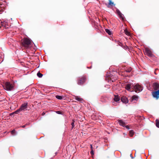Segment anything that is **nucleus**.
I'll return each instance as SVG.
<instances>
[{
	"label": "nucleus",
	"instance_id": "f257e3e1",
	"mask_svg": "<svg viewBox=\"0 0 159 159\" xmlns=\"http://www.w3.org/2000/svg\"><path fill=\"white\" fill-rule=\"evenodd\" d=\"M23 46L27 48H29L31 47L32 43L31 41L27 38H25L22 42Z\"/></svg>",
	"mask_w": 159,
	"mask_h": 159
},
{
	"label": "nucleus",
	"instance_id": "f03ea898",
	"mask_svg": "<svg viewBox=\"0 0 159 159\" xmlns=\"http://www.w3.org/2000/svg\"><path fill=\"white\" fill-rule=\"evenodd\" d=\"M3 87L4 89L7 91H10L14 89L13 84L9 82H7L5 83Z\"/></svg>",
	"mask_w": 159,
	"mask_h": 159
},
{
	"label": "nucleus",
	"instance_id": "7ed1b4c3",
	"mask_svg": "<svg viewBox=\"0 0 159 159\" xmlns=\"http://www.w3.org/2000/svg\"><path fill=\"white\" fill-rule=\"evenodd\" d=\"M136 92L139 93L143 89V88L139 84H134L133 85V88Z\"/></svg>",
	"mask_w": 159,
	"mask_h": 159
},
{
	"label": "nucleus",
	"instance_id": "20e7f679",
	"mask_svg": "<svg viewBox=\"0 0 159 159\" xmlns=\"http://www.w3.org/2000/svg\"><path fill=\"white\" fill-rule=\"evenodd\" d=\"M28 107V103L25 102L22 104L20 108L21 111H25L27 109Z\"/></svg>",
	"mask_w": 159,
	"mask_h": 159
},
{
	"label": "nucleus",
	"instance_id": "39448f33",
	"mask_svg": "<svg viewBox=\"0 0 159 159\" xmlns=\"http://www.w3.org/2000/svg\"><path fill=\"white\" fill-rule=\"evenodd\" d=\"M145 52L149 57H152L153 56V54L152 53V51L148 48H145Z\"/></svg>",
	"mask_w": 159,
	"mask_h": 159
},
{
	"label": "nucleus",
	"instance_id": "423d86ee",
	"mask_svg": "<svg viewBox=\"0 0 159 159\" xmlns=\"http://www.w3.org/2000/svg\"><path fill=\"white\" fill-rule=\"evenodd\" d=\"M156 91L152 93V95L154 98H156L157 99H158L159 98V89Z\"/></svg>",
	"mask_w": 159,
	"mask_h": 159
},
{
	"label": "nucleus",
	"instance_id": "0eeeda50",
	"mask_svg": "<svg viewBox=\"0 0 159 159\" xmlns=\"http://www.w3.org/2000/svg\"><path fill=\"white\" fill-rule=\"evenodd\" d=\"M133 85H133L132 84H126L125 88L126 90L129 91H130V92H133V90L131 91L130 90L131 88H132V87H133Z\"/></svg>",
	"mask_w": 159,
	"mask_h": 159
},
{
	"label": "nucleus",
	"instance_id": "6e6552de",
	"mask_svg": "<svg viewBox=\"0 0 159 159\" xmlns=\"http://www.w3.org/2000/svg\"><path fill=\"white\" fill-rule=\"evenodd\" d=\"M85 77L84 76H83L82 77L80 78L79 80L78 84L79 85H82V84L85 81Z\"/></svg>",
	"mask_w": 159,
	"mask_h": 159
},
{
	"label": "nucleus",
	"instance_id": "1a4fd4ad",
	"mask_svg": "<svg viewBox=\"0 0 159 159\" xmlns=\"http://www.w3.org/2000/svg\"><path fill=\"white\" fill-rule=\"evenodd\" d=\"M153 87L155 90L159 89V84L157 83H154L153 84Z\"/></svg>",
	"mask_w": 159,
	"mask_h": 159
},
{
	"label": "nucleus",
	"instance_id": "9d476101",
	"mask_svg": "<svg viewBox=\"0 0 159 159\" xmlns=\"http://www.w3.org/2000/svg\"><path fill=\"white\" fill-rule=\"evenodd\" d=\"M121 101L125 103H127L128 102V101L126 97H123L121 98Z\"/></svg>",
	"mask_w": 159,
	"mask_h": 159
},
{
	"label": "nucleus",
	"instance_id": "9b49d317",
	"mask_svg": "<svg viewBox=\"0 0 159 159\" xmlns=\"http://www.w3.org/2000/svg\"><path fill=\"white\" fill-rule=\"evenodd\" d=\"M75 99L76 100H77L80 102H83L84 101V100L82 98H80V97H79L78 96H75Z\"/></svg>",
	"mask_w": 159,
	"mask_h": 159
},
{
	"label": "nucleus",
	"instance_id": "f8f14e48",
	"mask_svg": "<svg viewBox=\"0 0 159 159\" xmlns=\"http://www.w3.org/2000/svg\"><path fill=\"white\" fill-rule=\"evenodd\" d=\"M117 14H118V15L121 18L122 20H123L124 18L123 16V15L120 12V11L118 10H117Z\"/></svg>",
	"mask_w": 159,
	"mask_h": 159
},
{
	"label": "nucleus",
	"instance_id": "ddd939ff",
	"mask_svg": "<svg viewBox=\"0 0 159 159\" xmlns=\"http://www.w3.org/2000/svg\"><path fill=\"white\" fill-rule=\"evenodd\" d=\"M120 98L118 95H115L114 100L115 102H117L120 100Z\"/></svg>",
	"mask_w": 159,
	"mask_h": 159
},
{
	"label": "nucleus",
	"instance_id": "4468645a",
	"mask_svg": "<svg viewBox=\"0 0 159 159\" xmlns=\"http://www.w3.org/2000/svg\"><path fill=\"white\" fill-rule=\"evenodd\" d=\"M138 99V97L135 95H133L131 98V101L135 100L137 101Z\"/></svg>",
	"mask_w": 159,
	"mask_h": 159
},
{
	"label": "nucleus",
	"instance_id": "2eb2a0df",
	"mask_svg": "<svg viewBox=\"0 0 159 159\" xmlns=\"http://www.w3.org/2000/svg\"><path fill=\"white\" fill-rule=\"evenodd\" d=\"M119 122L120 125H121V126L125 127V123L124 121H122V120H119Z\"/></svg>",
	"mask_w": 159,
	"mask_h": 159
},
{
	"label": "nucleus",
	"instance_id": "dca6fc26",
	"mask_svg": "<svg viewBox=\"0 0 159 159\" xmlns=\"http://www.w3.org/2000/svg\"><path fill=\"white\" fill-rule=\"evenodd\" d=\"M21 110H20V108L19 109H18L16 111H15V112L12 113L11 114H17L18 113H20V111H21Z\"/></svg>",
	"mask_w": 159,
	"mask_h": 159
},
{
	"label": "nucleus",
	"instance_id": "f3484780",
	"mask_svg": "<svg viewBox=\"0 0 159 159\" xmlns=\"http://www.w3.org/2000/svg\"><path fill=\"white\" fill-rule=\"evenodd\" d=\"M109 3L108 4V7H109V6H113L114 5V3L112 2L111 0H109Z\"/></svg>",
	"mask_w": 159,
	"mask_h": 159
},
{
	"label": "nucleus",
	"instance_id": "a211bd4d",
	"mask_svg": "<svg viewBox=\"0 0 159 159\" xmlns=\"http://www.w3.org/2000/svg\"><path fill=\"white\" fill-rule=\"evenodd\" d=\"M106 32L109 35H111L112 34V32L110 30L106 29L105 30Z\"/></svg>",
	"mask_w": 159,
	"mask_h": 159
},
{
	"label": "nucleus",
	"instance_id": "6ab92c4d",
	"mask_svg": "<svg viewBox=\"0 0 159 159\" xmlns=\"http://www.w3.org/2000/svg\"><path fill=\"white\" fill-rule=\"evenodd\" d=\"M134 132L133 130H130L129 131V135L131 137H132L134 134Z\"/></svg>",
	"mask_w": 159,
	"mask_h": 159
},
{
	"label": "nucleus",
	"instance_id": "aec40b11",
	"mask_svg": "<svg viewBox=\"0 0 159 159\" xmlns=\"http://www.w3.org/2000/svg\"><path fill=\"white\" fill-rule=\"evenodd\" d=\"M156 126L158 128H159V120L157 119L156 120Z\"/></svg>",
	"mask_w": 159,
	"mask_h": 159
},
{
	"label": "nucleus",
	"instance_id": "412c9836",
	"mask_svg": "<svg viewBox=\"0 0 159 159\" xmlns=\"http://www.w3.org/2000/svg\"><path fill=\"white\" fill-rule=\"evenodd\" d=\"M125 33L127 35H130V33L127 30H124Z\"/></svg>",
	"mask_w": 159,
	"mask_h": 159
},
{
	"label": "nucleus",
	"instance_id": "4be33fe9",
	"mask_svg": "<svg viewBox=\"0 0 159 159\" xmlns=\"http://www.w3.org/2000/svg\"><path fill=\"white\" fill-rule=\"evenodd\" d=\"M37 75L38 77L39 78H41L42 77L43 75L40 72H38L37 74Z\"/></svg>",
	"mask_w": 159,
	"mask_h": 159
},
{
	"label": "nucleus",
	"instance_id": "5701e85b",
	"mask_svg": "<svg viewBox=\"0 0 159 159\" xmlns=\"http://www.w3.org/2000/svg\"><path fill=\"white\" fill-rule=\"evenodd\" d=\"M56 98L58 99L61 100L62 99V97L61 96H59V95H57L56 96Z\"/></svg>",
	"mask_w": 159,
	"mask_h": 159
},
{
	"label": "nucleus",
	"instance_id": "b1692460",
	"mask_svg": "<svg viewBox=\"0 0 159 159\" xmlns=\"http://www.w3.org/2000/svg\"><path fill=\"white\" fill-rule=\"evenodd\" d=\"M131 70H132V68H131L130 67L129 69L126 70V71L127 72H129L131 71Z\"/></svg>",
	"mask_w": 159,
	"mask_h": 159
},
{
	"label": "nucleus",
	"instance_id": "393cba45",
	"mask_svg": "<svg viewBox=\"0 0 159 159\" xmlns=\"http://www.w3.org/2000/svg\"><path fill=\"white\" fill-rule=\"evenodd\" d=\"M71 125H72V129H73L75 126L74 121H73L72 122Z\"/></svg>",
	"mask_w": 159,
	"mask_h": 159
},
{
	"label": "nucleus",
	"instance_id": "a878e982",
	"mask_svg": "<svg viewBox=\"0 0 159 159\" xmlns=\"http://www.w3.org/2000/svg\"><path fill=\"white\" fill-rule=\"evenodd\" d=\"M15 130L14 129H13L11 131V134L14 135L15 134Z\"/></svg>",
	"mask_w": 159,
	"mask_h": 159
},
{
	"label": "nucleus",
	"instance_id": "bb28decb",
	"mask_svg": "<svg viewBox=\"0 0 159 159\" xmlns=\"http://www.w3.org/2000/svg\"><path fill=\"white\" fill-rule=\"evenodd\" d=\"M90 153L91 155H93L94 154L93 150H91Z\"/></svg>",
	"mask_w": 159,
	"mask_h": 159
},
{
	"label": "nucleus",
	"instance_id": "cd10ccee",
	"mask_svg": "<svg viewBox=\"0 0 159 159\" xmlns=\"http://www.w3.org/2000/svg\"><path fill=\"white\" fill-rule=\"evenodd\" d=\"M125 128H126L127 129H129V126H128V125H127V126H125Z\"/></svg>",
	"mask_w": 159,
	"mask_h": 159
},
{
	"label": "nucleus",
	"instance_id": "c85d7f7f",
	"mask_svg": "<svg viewBox=\"0 0 159 159\" xmlns=\"http://www.w3.org/2000/svg\"><path fill=\"white\" fill-rule=\"evenodd\" d=\"M56 113L58 114H60L61 112L59 111H56Z\"/></svg>",
	"mask_w": 159,
	"mask_h": 159
},
{
	"label": "nucleus",
	"instance_id": "c756f323",
	"mask_svg": "<svg viewBox=\"0 0 159 159\" xmlns=\"http://www.w3.org/2000/svg\"><path fill=\"white\" fill-rule=\"evenodd\" d=\"M90 148H91V150H93V147H92V144H91L90 145Z\"/></svg>",
	"mask_w": 159,
	"mask_h": 159
},
{
	"label": "nucleus",
	"instance_id": "7c9ffc66",
	"mask_svg": "<svg viewBox=\"0 0 159 159\" xmlns=\"http://www.w3.org/2000/svg\"><path fill=\"white\" fill-rule=\"evenodd\" d=\"M115 103H113V105H116V104H115Z\"/></svg>",
	"mask_w": 159,
	"mask_h": 159
},
{
	"label": "nucleus",
	"instance_id": "2f4dec72",
	"mask_svg": "<svg viewBox=\"0 0 159 159\" xmlns=\"http://www.w3.org/2000/svg\"><path fill=\"white\" fill-rule=\"evenodd\" d=\"M25 125H23V126H22V127H23V128H24V127H25Z\"/></svg>",
	"mask_w": 159,
	"mask_h": 159
},
{
	"label": "nucleus",
	"instance_id": "473e14b6",
	"mask_svg": "<svg viewBox=\"0 0 159 159\" xmlns=\"http://www.w3.org/2000/svg\"><path fill=\"white\" fill-rule=\"evenodd\" d=\"M43 115V114H45V113H44V112H43V113H42Z\"/></svg>",
	"mask_w": 159,
	"mask_h": 159
}]
</instances>
